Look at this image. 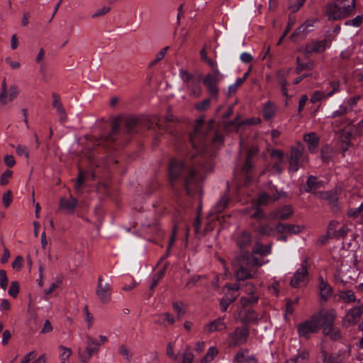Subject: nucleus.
Listing matches in <instances>:
<instances>
[{
	"label": "nucleus",
	"mask_w": 363,
	"mask_h": 363,
	"mask_svg": "<svg viewBox=\"0 0 363 363\" xmlns=\"http://www.w3.org/2000/svg\"><path fill=\"white\" fill-rule=\"evenodd\" d=\"M169 182L172 187L179 181L182 183L188 195H193L199 188L195 178V170L186 166L182 161L172 159L169 163Z\"/></svg>",
	"instance_id": "obj_1"
},
{
	"label": "nucleus",
	"mask_w": 363,
	"mask_h": 363,
	"mask_svg": "<svg viewBox=\"0 0 363 363\" xmlns=\"http://www.w3.org/2000/svg\"><path fill=\"white\" fill-rule=\"evenodd\" d=\"M232 264L238 281L254 278L257 267L262 265L259 259L248 252H241V255L234 259Z\"/></svg>",
	"instance_id": "obj_2"
},
{
	"label": "nucleus",
	"mask_w": 363,
	"mask_h": 363,
	"mask_svg": "<svg viewBox=\"0 0 363 363\" xmlns=\"http://www.w3.org/2000/svg\"><path fill=\"white\" fill-rule=\"evenodd\" d=\"M355 0H352L351 4L342 6L336 4L329 3L326 5L325 15L329 21H338L347 18L354 13Z\"/></svg>",
	"instance_id": "obj_3"
},
{
	"label": "nucleus",
	"mask_w": 363,
	"mask_h": 363,
	"mask_svg": "<svg viewBox=\"0 0 363 363\" xmlns=\"http://www.w3.org/2000/svg\"><path fill=\"white\" fill-rule=\"evenodd\" d=\"M204 118L203 116L198 118L194 125V132L190 135L192 147L199 152H201L204 150L206 143L208 142L206 133L201 130Z\"/></svg>",
	"instance_id": "obj_4"
},
{
	"label": "nucleus",
	"mask_w": 363,
	"mask_h": 363,
	"mask_svg": "<svg viewBox=\"0 0 363 363\" xmlns=\"http://www.w3.org/2000/svg\"><path fill=\"white\" fill-rule=\"evenodd\" d=\"M305 148L301 142H298L296 146H292L290 149L289 167L291 172H297L299 164L308 162V157L304 154Z\"/></svg>",
	"instance_id": "obj_5"
},
{
	"label": "nucleus",
	"mask_w": 363,
	"mask_h": 363,
	"mask_svg": "<svg viewBox=\"0 0 363 363\" xmlns=\"http://www.w3.org/2000/svg\"><path fill=\"white\" fill-rule=\"evenodd\" d=\"M313 316H318V329L323 328V333L325 335H329L334 330V321L336 318V313L333 310L322 311Z\"/></svg>",
	"instance_id": "obj_6"
},
{
	"label": "nucleus",
	"mask_w": 363,
	"mask_h": 363,
	"mask_svg": "<svg viewBox=\"0 0 363 363\" xmlns=\"http://www.w3.org/2000/svg\"><path fill=\"white\" fill-rule=\"evenodd\" d=\"M249 335V329L246 326L238 327L228 336V343L230 347H236L244 344Z\"/></svg>",
	"instance_id": "obj_7"
},
{
	"label": "nucleus",
	"mask_w": 363,
	"mask_h": 363,
	"mask_svg": "<svg viewBox=\"0 0 363 363\" xmlns=\"http://www.w3.org/2000/svg\"><path fill=\"white\" fill-rule=\"evenodd\" d=\"M318 316H311V319L301 323L298 326V333L301 337L306 339L310 337V335L318 331Z\"/></svg>",
	"instance_id": "obj_8"
},
{
	"label": "nucleus",
	"mask_w": 363,
	"mask_h": 363,
	"mask_svg": "<svg viewBox=\"0 0 363 363\" xmlns=\"http://www.w3.org/2000/svg\"><path fill=\"white\" fill-rule=\"evenodd\" d=\"M86 347L84 351L79 352V359L84 363L87 362L94 354H96L100 347V343L89 335H86Z\"/></svg>",
	"instance_id": "obj_9"
},
{
	"label": "nucleus",
	"mask_w": 363,
	"mask_h": 363,
	"mask_svg": "<svg viewBox=\"0 0 363 363\" xmlns=\"http://www.w3.org/2000/svg\"><path fill=\"white\" fill-rule=\"evenodd\" d=\"M112 287L108 283H103V278L99 277L98 279L96 294L101 302L106 304L110 302L111 299Z\"/></svg>",
	"instance_id": "obj_10"
},
{
	"label": "nucleus",
	"mask_w": 363,
	"mask_h": 363,
	"mask_svg": "<svg viewBox=\"0 0 363 363\" xmlns=\"http://www.w3.org/2000/svg\"><path fill=\"white\" fill-rule=\"evenodd\" d=\"M308 258H305L301 264V267L295 272L293 278L290 281L291 286L296 288L298 287L301 283H306L308 280Z\"/></svg>",
	"instance_id": "obj_11"
},
{
	"label": "nucleus",
	"mask_w": 363,
	"mask_h": 363,
	"mask_svg": "<svg viewBox=\"0 0 363 363\" xmlns=\"http://www.w3.org/2000/svg\"><path fill=\"white\" fill-rule=\"evenodd\" d=\"M220 77L218 76H213L211 74H207L203 79V83L206 86L208 91L212 97L217 98L219 89L218 84L219 83Z\"/></svg>",
	"instance_id": "obj_12"
},
{
	"label": "nucleus",
	"mask_w": 363,
	"mask_h": 363,
	"mask_svg": "<svg viewBox=\"0 0 363 363\" xmlns=\"http://www.w3.org/2000/svg\"><path fill=\"white\" fill-rule=\"evenodd\" d=\"M316 21V19H308L298 28H296V30L291 35L290 38L294 41L298 39H303L308 32L311 30L310 28H312Z\"/></svg>",
	"instance_id": "obj_13"
},
{
	"label": "nucleus",
	"mask_w": 363,
	"mask_h": 363,
	"mask_svg": "<svg viewBox=\"0 0 363 363\" xmlns=\"http://www.w3.org/2000/svg\"><path fill=\"white\" fill-rule=\"evenodd\" d=\"M362 313V310L358 307L349 310L344 319L345 325L347 327L355 325L360 320Z\"/></svg>",
	"instance_id": "obj_14"
},
{
	"label": "nucleus",
	"mask_w": 363,
	"mask_h": 363,
	"mask_svg": "<svg viewBox=\"0 0 363 363\" xmlns=\"http://www.w3.org/2000/svg\"><path fill=\"white\" fill-rule=\"evenodd\" d=\"M77 203V200L72 196H69L67 199L61 197L60 199L59 208L66 211L68 213H74Z\"/></svg>",
	"instance_id": "obj_15"
},
{
	"label": "nucleus",
	"mask_w": 363,
	"mask_h": 363,
	"mask_svg": "<svg viewBox=\"0 0 363 363\" xmlns=\"http://www.w3.org/2000/svg\"><path fill=\"white\" fill-rule=\"evenodd\" d=\"M269 199V196L267 194H262L259 196L256 206H254L255 211L251 214L252 218L257 220L264 218V212L260 208H259V206L266 204Z\"/></svg>",
	"instance_id": "obj_16"
},
{
	"label": "nucleus",
	"mask_w": 363,
	"mask_h": 363,
	"mask_svg": "<svg viewBox=\"0 0 363 363\" xmlns=\"http://www.w3.org/2000/svg\"><path fill=\"white\" fill-rule=\"evenodd\" d=\"M303 228V227L298 225L281 223H279L276 226V229L279 233H289L290 234H298L302 231Z\"/></svg>",
	"instance_id": "obj_17"
},
{
	"label": "nucleus",
	"mask_w": 363,
	"mask_h": 363,
	"mask_svg": "<svg viewBox=\"0 0 363 363\" xmlns=\"http://www.w3.org/2000/svg\"><path fill=\"white\" fill-rule=\"evenodd\" d=\"M293 215V210L291 206H284L272 213L274 219L287 220Z\"/></svg>",
	"instance_id": "obj_18"
},
{
	"label": "nucleus",
	"mask_w": 363,
	"mask_h": 363,
	"mask_svg": "<svg viewBox=\"0 0 363 363\" xmlns=\"http://www.w3.org/2000/svg\"><path fill=\"white\" fill-rule=\"evenodd\" d=\"M237 245L239 246L240 250L242 252H245L244 250L250 246L252 242V238L249 233L242 232L238 238H237Z\"/></svg>",
	"instance_id": "obj_19"
},
{
	"label": "nucleus",
	"mask_w": 363,
	"mask_h": 363,
	"mask_svg": "<svg viewBox=\"0 0 363 363\" xmlns=\"http://www.w3.org/2000/svg\"><path fill=\"white\" fill-rule=\"evenodd\" d=\"M118 128L119 124L118 120H115L112 125L111 132L108 135L102 136L99 140L98 145H101L103 143H111L115 141V137L118 134Z\"/></svg>",
	"instance_id": "obj_20"
},
{
	"label": "nucleus",
	"mask_w": 363,
	"mask_h": 363,
	"mask_svg": "<svg viewBox=\"0 0 363 363\" xmlns=\"http://www.w3.org/2000/svg\"><path fill=\"white\" fill-rule=\"evenodd\" d=\"M325 49V41L312 42L307 44L305 47L306 53L311 54L313 52H321Z\"/></svg>",
	"instance_id": "obj_21"
},
{
	"label": "nucleus",
	"mask_w": 363,
	"mask_h": 363,
	"mask_svg": "<svg viewBox=\"0 0 363 363\" xmlns=\"http://www.w3.org/2000/svg\"><path fill=\"white\" fill-rule=\"evenodd\" d=\"M303 140L308 144V150L311 152H315L318 145L319 138L315 133H310L303 136Z\"/></svg>",
	"instance_id": "obj_22"
},
{
	"label": "nucleus",
	"mask_w": 363,
	"mask_h": 363,
	"mask_svg": "<svg viewBox=\"0 0 363 363\" xmlns=\"http://www.w3.org/2000/svg\"><path fill=\"white\" fill-rule=\"evenodd\" d=\"M139 120L133 116H128L124 118V125L125 128V133L127 134L136 133L135 128L138 124Z\"/></svg>",
	"instance_id": "obj_23"
},
{
	"label": "nucleus",
	"mask_w": 363,
	"mask_h": 363,
	"mask_svg": "<svg viewBox=\"0 0 363 363\" xmlns=\"http://www.w3.org/2000/svg\"><path fill=\"white\" fill-rule=\"evenodd\" d=\"M246 286L249 287V294H250V296L249 298L242 297L240 299V303L242 307H247L250 304H254L257 303L259 299L258 296L253 295L254 286L252 284H247Z\"/></svg>",
	"instance_id": "obj_24"
},
{
	"label": "nucleus",
	"mask_w": 363,
	"mask_h": 363,
	"mask_svg": "<svg viewBox=\"0 0 363 363\" xmlns=\"http://www.w3.org/2000/svg\"><path fill=\"white\" fill-rule=\"evenodd\" d=\"M206 330L209 333H213L215 331H222L227 328V326L225 323L223 322L222 318H218L210 322L206 326Z\"/></svg>",
	"instance_id": "obj_25"
},
{
	"label": "nucleus",
	"mask_w": 363,
	"mask_h": 363,
	"mask_svg": "<svg viewBox=\"0 0 363 363\" xmlns=\"http://www.w3.org/2000/svg\"><path fill=\"white\" fill-rule=\"evenodd\" d=\"M88 180V172L79 169L77 177L75 180L74 189L77 192L82 191L84 183Z\"/></svg>",
	"instance_id": "obj_26"
},
{
	"label": "nucleus",
	"mask_w": 363,
	"mask_h": 363,
	"mask_svg": "<svg viewBox=\"0 0 363 363\" xmlns=\"http://www.w3.org/2000/svg\"><path fill=\"white\" fill-rule=\"evenodd\" d=\"M319 289L320 297L324 300H327V298L332 295L331 287L323 280L322 277L320 278Z\"/></svg>",
	"instance_id": "obj_27"
},
{
	"label": "nucleus",
	"mask_w": 363,
	"mask_h": 363,
	"mask_svg": "<svg viewBox=\"0 0 363 363\" xmlns=\"http://www.w3.org/2000/svg\"><path fill=\"white\" fill-rule=\"evenodd\" d=\"M320 197L328 201L332 207H336L337 205L338 197L336 193L332 191H325L320 193Z\"/></svg>",
	"instance_id": "obj_28"
},
{
	"label": "nucleus",
	"mask_w": 363,
	"mask_h": 363,
	"mask_svg": "<svg viewBox=\"0 0 363 363\" xmlns=\"http://www.w3.org/2000/svg\"><path fill=\"white\" fill-rule=\"evenodd\" d=\"M306 191L311 192L316 190L320 186V183L317 182V177L314 176H310L306 182Z\"/></svg>",
	"instance_id": "obj_29"
},
{
	"label": "nucleus",
	"mask_w": 363,
	"mask_h": 363,
	"mask_svg": "<svg viewBox=\"0 0 363 363\" xmlns=\"http://www.w3.org/2000/svg\"><path fill=\"white\" fill-rule=\"evenodd\" d=\"M296 62H297V67L295 69V72L296 74H300L304 69L311 70L314 67L313 62H308L306 63L301 62L299 57H298L296 58Z\"/></svg>",
	"instance_id": "obj_30"
},
{
	"label": "nucleus",
	"mask_w": 363,
	"mask_h": 363,
	"mask_svg": "<svg viewBox=\"0 0 363 363\" xmlns=\"http://www.w3.org/2000/svg\"><path fill=\"white\" fill-rule=\"evenodd\" d=\"M276 112V108L270 103L266 104L263 109V116L266 120H270Z\"/></svg>",
	"instance_id": "obj_31"
},
{
	"label": "nucleus",
	"mask_w": 363,
	"mask_h": 363,
	"mask_svg": "<svg viewBox=\"0 0 363 363\" xmlns=\"http://www.w3.org/2000/svg\"><path fill=\"white\" fill-rule=\"evenodd\" d=\"M309 357V353L306 350L301 352L295 358L288 360L286 363H305Z\"/></svg>",
	"instance_id": "obj_32"
},
{
	"label": "nucleus",
	"mask_w": 363,
	"mask_h": 363,
	"mask_svg": "<svg viewBox=\"0 0 363 363\" xmlns=\"http://www.w3.org/2000/svg\"><path fill=\"white\" fill-rule=\"evenodd\" d=\"M340 298L342 299L345 303H352L356 301L354 294L351 290L340 291Z\"/></svg>",
	"instance_id": "obj_33"
},
{
	"label": "nucleus",
	"mask_w": 363,
	"mask_h": 363,
	"mask_svg": "<svg viewBox=\"0 0 363 363\" xmlns=\"http://www.w3.org/2000/svg\"><path fill=\"white\" fill-rule=\"evenodd\" d=\"M271 247L270 245L263 246L259 243H257L252 250L253 254H259L261 255H265L270 253Z\"/></svg>",
	"instance_id": "obj_34"
},
{
	"label": "nucleus",
	"mask_w": 363,
	"mask_h": 363,
	"mask_svg": "<svg viewBox=\"0 0 363 363\" xmlns=\"http://www.w3.org/2000/svg\"><path fill=\"white\" fill-rule=\"evenodd\" d=\"M305 1L306 0H289L288 9L291 10V12L295 13L300 9Z\"/></svg>",
	"instance_id": "obj_35"
},
{
	"label": "nucleus",
	"mask_w": 363,
	"mask_h": 363,
	"mask_svg": "<svg viewBox=\"0 0 363 363\" xmlns=\"http://www.w3.org/2000/svg\"><path fill=\"white\" fill-rule=\"evenodd\" d=\"M274 228L268 224L266 225H259L256 230L262 235L269 236L272 235L274 232Z\"/></svg>",
	"instance_id": "obj_36"
},
{
	"label": "nucleus",
	"mask_w": 363,
	"mask_h": 363,
	"mask_svg": "<svg viewBox=\"0 0 363 363\" xmlns=\"http://www.w3.org/2000/svg\"><path fill=\"white\" fill-rule=\"evenodd\" d=\"M228 202L229 198L226 195L222 196L215 206L216 212L219 213L223 211L227 207Z\"/></svg>",
	"instance_id": "obj_37"
},
{
	"label": "nucleus",
	"mask_w": 363,
	"mask_h": 363,
	"mask_svg": "<svg viewBox=\"0 0 363 363\" xmlns=\"http://www.w3.org/2000/svg\"><path fill=\"white\" fill-rule=\"evenodd\" d=\"M187 86L191 90V94L195 97H199L201 95V87L197 82L193 80L187 84Z\"/></svg>",
	"instance_id": "obj_38"
},
{
	"label": "nucleus",
	"mask_w": 363,
	"mask_h": 363,
	"mask_svg": "<svg viewBox=\"0 0 363 363\" xmlns=\"http://www.w3.org/2000/svg\"><path fill=\"white\" fill-rule=\"evenodd\" d=\"M165 273V269H163L156 273L152 277V281L150 286V290H153L158 284V282L162 279Z\"/></svg>",
	"instance_id": "obj_39"
},
{
	"label": "nucleus",
	"mask_w": 363,
	"mask_h": 363,
	"mask_svg": "<svg viewBox=\"0 0 363 363\" xmlns=\"http://www.w3.org/2000/svg\"><path fill=\"white\" fill-rule=\"evenodd\" d=\"M59 349L62 350V352L60 355L61 362L62 363H66L72 354V350L70 348L65 347L62 345H60Z\"/></svg>",
	"instance_id": "obj_40"
},
{
	"label": "nucleus",
	"mask_w": 363,
	"mask_h": 363,
	"mask_svg": "<svg viewBox=\"0 0 363 363\" xmlns=\"http://www.w3.org/2000/svg\"><path fill=\"white\" fill-rule=\"evenodd\" d=\"M118 353L122 355L128 362H130L132 354L126 345H121L118 348Z\"/></svg>",
	"instance_id": "obj_41"
},
{
	"label": "nucleus",
	"mask_w": 363,
	"mask_h": 363,
	"mask_svg": "<svg viewBox=\"0 0 363 363\" xmlns=\"http://www.w3.org/2000/svg\"><path fill=\"white\" fill-rule=\"evenodd\" d=\"M327 97H329V96H328V93H325L322 91H316L311 96L310 101L311 103L315 104L320 101L321 99H325Z\"/></svg>",
	"instance_id": "obj_42"
},
{
	"label": "nucleus",
	"mask_w": 363,
	"mask_h": 363,
	"mask_svg": "<svg viewBox=\"0 0 363 363\" xmlns=\"http://www.w3.org/2000/svg\"><path fill=\"white\" fill-rule=\"evenodd\" d=\"M243 82H244V79H243L238 78L236 80L235 84L230 85L228 87V96H230L232 94H234L237 91L238 87L240 86H241L243 84Z\"/></svg>",
	"instance_id": "obj_43"
},
{
	"label": "nucleus",
	"mask_w": 363,
	"mask_h": 363,
	"mask_svg": "<svg viewBox=\"0 0 363 363\" xmlns=\"http://www.w3.org/2000/svg\"><path fill=\"white\" fill-rule=\"evenodd\" d=\"M363 211V203L358 207L355 208H350L347 211V215L350 217L356 218L359 214Z\"/></svg>",
	"instance_id": "obj_44"
},
{
	"label": "nucleus",
	"mask_w": 363,
	"mask_h": 363,
	"mask_svg": "<svg viewBox=\"0 0 363 363\" xmlns=\"http://www.w3.org/2000/svg\"><path fill=\"white\" fill-rule=\"evenodd\" d=\"M294 24H295V20L294 19H291V18H289V21L288 22V25H287V26L286 28V30H285V31L284 32L283 35L280 37L279 40L277 42V45H281V43H282V40H284L285 36L288 34V33L291 30V28L294 26Z\"/></svg>",
	"instance_id": "obj_45"
},
{
	"label": "nucleus",
	"mask_w": 363,
	"mask_h": 363,
	"mask_svg": "<svg viewBox=\"0 0 363 363\" xmlns=\"http://www.w3.org/2000/svg\"><path fill=\"white\" fill-rule=\"evenodd\" d=\"M348 111H349V109L347 106H340L337 111H335L334 112H333L332 115L330 116V118L341 117V116L345 115Z\"/></svg>",
	"instance_id": "obj_46"
},
{
	"label": "nucleus",
	"mask_w": 363,
	"mask_h": 363,
	"mask_svg": "<svg viewBox=\"0 0 363 363\" xmlns=\"http://www.w3.org/2000/svg\"><path fill=\"white\" fill-rule=\"evenodd\" d=\"M194 354L190 351V348L187 347L182 356V363H192Z\"/></svg>",
	"instance_id": "obj_47"
},
{
	"label": "nucleus",
	"mask_w": 363,
	"mask_h": 363,
	"mask_svg": "<svg viewBox=\"0 0 363 363\" xmlns=\"http://www.w3.org/2000/svg\"><path fill=\"white\" fill-rule=\"evenodd\" d=\"M18 94V89L16 86H11L9 90V94H7V102L13 101L15 98L17 97Z\"/></svg>",
	"instance_id": "obj_48"
},
{
	"label": "nucleus",
	"mask_w": 363,
	"mask_h": 363,
	"mask_svg": "<svg viewBox=\"0 0 363 363\" xmlns=\"http://www.w3.org/2000/svg\"><path fill=\"white\" fill-rule=\"evenodd\" d=\"M2 91L0 93V101L1 104L4 105L7 103V86L6 81L2 82Z\"/></svg>",
	"instance_id": "obj_49"
},
{
	"label": "nucleus",
	"mask_w": 363,
	"mask_h": 363,
	"mask_svg": "<svg viewBox=\"0 0 363 363\" xmlns=\"http://www.w3.org/2000/svg\"><path fill=\"white\" fill-rule=\"evenodd\" d=\"M19 292V284L18 281H12L9 289V294L13 297H16Z\"/></svg>",
	"instance_id": "obj_50"
},
{
	"label": "nucleus",
	"mask_w": 363,
	"mask_h": 363,
	"mask_svg": "<svg viewBox=\"0 0 363 363\" xmlns=\"http://www.w3.org/2000/svg\"><path fill=\"white\" fill-rule=\"evenodd\" d=\"M172 307L174 311L177 313V318H180L182 316L185 311L183 308V303L179 302H174L172 303Z\"/></svg>",
	"instance_id": "obj_51"
},
{
	"label": "nucleus",
	"mask_w": 363,
	"mask_h": 363,
	"mask_svg": "<svg viewBox=\"0 0 363 363\" xmlns=\"http://www.w3.org/2000/svg\"><path fill=\"white\" fill-rule=\"evenodd\" d=\"M363 21V15L362 16H357L354 18L352 20L347 21L345 24L346 26H359Z\"/></svg>",
	"instance_id": "obj_52"
},
{
	"label": "nucleus",
	"mask_w": 363,
	"mask_h": 363,
	"mask_svg": "<svg viewBox=\"0 0 363 363\" xmlns=\"http://www.w3.org/2000/svg\"><path fill=\"white\" fill-rule=\"evenodd\" d=\"M111 10V8L108 6H104L100 9L96 11L95 13H93L92 18H96L102 16L107 14Z\"/></svg>",
	"instance_id": "obj_53"
},
{
	"label": "nucleus",
	"mask_w": 363,
	"mask_h": 363,
	"mask_svg": "<svg viewBox=\"0 0 363 363\" xmlns=\"http://www.w3.org/2000/svg\"><path fill=\"white\" fill-rule=\"evenodd\" d=\"M8 279L6 277V272L4 269L0 270V286L5 290L8 285Z\"/></svg>",
	"instance_id": "obj_54"
},
{
	"label": "nucleus",
	"mask_w": 363,
	"mask_h": 363,
	"mask_svg": "<svg viewBox=\"0 0 363 363\" xmlns=\"http://www.w3.org/2000/svg\"><path fill=\"white\" fill-rule=\"evenodd\" d=\"M12 171L7 169L1 176L0 184L6 185L9 182V179L12 177Z\"/></svg>",
	"instance_id": "obj_55"
},
{
	"label": "nucleus",
	"mask_w": 363,
	"mask_h": 363,
	"mask_svg": "<svg viewBox=\"0 0 363 363\" xmlns=\"http://www.w3.org/2000/svg\"><path fill=\"white\" fill-rule=\"evenodd\" d=\"M210 104H211V99H206L198 103L196 105V108L197 110L202 111H205V110L208 109L210 106Z\"/></svg>",
	"instance_id": "obj_56"
},
{
	"label": "nucleus",
	"mask_w": 363,
	"mask_h": 363,
	"mask_svg": "<svg viewBox=\"0 0 363 363\" xmlns=\"http://www.w3.org/2000/svg\"><path fill=\"white\" fill-rule=\"evenodd\" d=\"M2 201L6 208H8L12 202V193L10 190L7 191L2 198Z\"/></svg>",
	"instance_id": "obj_57"
},
{
	"label": "nucleus",
	"mask_w": 363,
	"mask_h": 363,
	"mask_svg": "<svg viewBox=\"0 0 363 363\" xmlns=\"http://www.w3.org/2000/svg\"><path fill=\"white\" fill-rule=\"evenodd\" d=\"M352 133L351 132H343L340 136L341 141L344 144H347V146H351L352 143L350 139L352 138Z\"/></svg>",
	"instance_id": "obj_58"
},
{
	"label": "nucleus",
	"mask_w": 363,
	"mask_h": 363,
	"mask_svg": "<svg viewBox=\"0 0 363 363\" xmlns=\"http://www.w3.org/2000/svg\"><path fill=\"white\" fill-rule=\"evenodd\" d=\"M232 303V299L223 296L220 301V310L224 312L227 310L228 306Z\"/></svg>",
	"instance_id": "obj_59"
},
{
	"label": "nucleus",
	"mask_w": 363,
	"mask_h": 363,
	"mask_svg": "<svg viewBox=\"0 0 363 363\" xmlns=\"http://www.w3.org/2000/svg\"><path fill=\"white\" fill-rule=\"evenodd\" d=\"M330 151V147L329 146H323L321 148V157L323 162H328L330 159L329 152Z\"/></svg>",
	"instance_id": "obj_60"
},
{
	"label": "nucleus",
	"mask_w": 363,
	"mask_h": 363,
	"mask_svg": "<svg viewBox=\"0 0 363 363\" xmlns=\"http://www.w3.org/2000/svg\"><path fill=\"white\" fill-rule=\"evenodd\" d=\"M16 152L20 156L24 155L27 159L29 157V152L26 146L18 145L16 147Z\"/></svg>",
	"instance_id": "obj_61"
},
{
	"label": "nucleus",
	"mask_w": 363,
	"mask_h": 363,
	"mask_svg": "<svg viewBox=\"0 0 363 363\" xmlns=\"http://www.w3.org/2000/svg\"><path fill=\"white\" fill-rule=\"evenodd\" d=\"M205 276L201 275H196L194 276L186 284V287L191 288L192 286L196 285V284L201 279H205Z\"/></svg>",
	"instance_id": "obj_62"
},
{
	"label": "nucleus",
	"mask_w": 363,
	"mask_h": 363,
	"mask_svg": "<svg viewBox=\"0 0 363 363\" xmlns=\"http://www.w3.org/2000/svg\"><path fill=\"white\" fill-rule=\"evenodd\" d=\"M23 262V258L20 255L17 256L12 263V267L16 269L18 271L21 270Z\"/></svg>",
	"instance_id": "obj_63"
},
{
	"label": "nucleus",
	"mask_w": 363,
	"mask_h": 363,
	"mask_svg": "<svg viewBox=\"0 0 363 363\" xmlns=\"http://www.w3.org/2000/svg\"><path fill=\"white\" fill-rule=\"evenodd\" d=\"M209 141L215 145H220L223 143V137L216 133Z\"/></svg>",
	"instance_id": "obj_64"
}]
</instances>
